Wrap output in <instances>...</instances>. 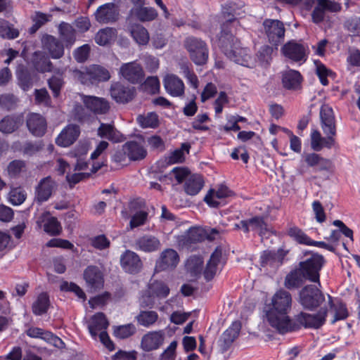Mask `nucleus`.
Returning <instances> with one entry per match:
<instances>
[{
	"instance_id": "nucleus-8",
	"label": "nucleus",
	"mask_w": 360,
	"mask_h": 360,
	"mask_svg": "<svg viewBox=\"0 0 360 360\" xmlns=\"http://www.w3.org/2000/svg\"><path fill=\"white\" fill-rule=\"evenodd\" d=\"M122 0H114L100 6L94 13L97 22L103 24L114 23L119 20L120 8L118 4Z\"/></svg>"
},
{
	"instance_id": "nucleus-45",
	"label": "nucleus",
	"mask_w": 360,
	"mask_h": 360,
	"mask_svg": "<svg viewBox=\"0 0 360 360\" xmlns=\"http://www.w3.org/2000/svg\"><path fill=\"white\" fill-rule=\"evenodd\" d=\"M248 224L250 231L257 232L261 237L264 236L268 231V224L262 215H255L248 219Z\"/></svg>"
},
{
	"instance_id": "nucleus-46",
	"label": "nucleus",
	"mask_w": 360,
	"mask_h": 360,
	"mask_svg": "<svg viewBox=\"0 0 360 360\" xmlns=\"http://www.w3.org/2000/svg\"><path fill=\"white\" fill-rule=\"evenodd\" d=\"M18 84L24 91H29L33 86L34 75L27 68L17 71Z\"/></svg>"
},
{
	"instance_id": "nucleus-59",
	"label": "nucleus",
	"mask_w": 360,
	"mask_h": 360,
	"mask_svg": "<svg viewBox=\"0 0 360 360\" xmlns=\"http://www.w3.org/2000/svg\"><path fill=\"white\" fill-rule=\"evenodd\" d=\"M91 51V46L88 44H84L82 46L75 49L72 53L75 60L79 63H84L89 57Z\"/></svg>"
},
{
	"instance_id": "nucleus-49",
	"label": "nucleus",
	"mask_w": 360,
	"mask_h": 360,
	"mask_svg": "<svg viewBox=\"0 0 360 360\" xmlns=\"http://www.w3.org/2000/svg\"><path fill=\"white\" fill-rule=\"evenodd\" d=\"M136 332V326L130 323L124 325L114 326L113 329V335L116 338L124 340L127 339L133 335H134Z\"/></svg>"
},
{
	"instance_id": "nucleus-9",
	"label": "nucleus",
	"mask_w": 360,
	"mask_h": 360,
	"mask_svg": "<svg viewBox=\"0 0 360 360\" xmlns=\"http://www.w3.org/2000/svg\"><path fill=\"white\" fill-rule=\"evenodd\" d=\"M79 78L83 84H94L109 80L110 74L105 68L101 65H91L86 68L85 72H80Z\"/></svg>"
},
{
	"instance_id": "nucleus-58",
	"label": "nucleus",
	"mask_w": 360,
	"mask_h": 360,
	"mask_svg": "<svg viewBox=\"0 0 360 360\" xmlns=\"http://www.w3.org/2000/svg\"><path fill=\"white\" fill-rule=\"evenodd\" d=\"M274 49H275L274 46L269 45H264L260 47L257 56L262 65H267L270 63Z\"/></svg>"
},
{
	"instance_id": "nucleus-62",
	"label": "nucleus",
	"mask_w": 360,
	"mask_h": 360,
	"mask_svg": "<svg viewBox=\"0 0 360 360\" xmlns=\"http://www.w3.org/2000/svg\"><path fill=\"white\" fill-rule=\"evenodd\" d=\"M143 88L150 94H156L160 91V83L156 76H150L143 83Z\"/></svg>"
},
{
	"instance_id": "nucleus-63",
	"label": "nucleus",
	"mask_w": 360,
	"mask_h": 360,
	"mask_svg": "<svg viewBox=\"0 0 360 360\" xmlns=\"http://www.w3.org/2000/svg\"><path fill=\"white\" fill-rule=\"evenodd\" d=\"M90 244L96 250H103L110 247V241L105 234H101L91 238Z\"/></svg>"
},
{
	"instance_id": "nucleus-36",
	"label": "nucleus",
	"mask_w": 360,
	"mask_h": 360,
	"mask_svg": "<svg viewBox=\"0 0 360 360\" xmlns=\"http://www.w3.org/2000/svg\"><path fill=\"white\" fill-rule=\"evenodd\" d=\"M127 150V157L130 162L143 160L147 156V150L144 146L136 141H128L124 144Z\"/></svg>"
},
{
	"instance_id": "nucleus-4",
	"label": "nucleus",
	"mask_w": 360,
	"mask_h": 360,
	"mask_svg": "<svg viewBox=\"0 0 360 360\" xmlns=\"http://www.w3.org/2000/svg\"><path fill=\"white\" fill-rule=\"evenodd\" d=\"M298 302L307 311H315L325 302V295L315 285L308 284L300 288Z\"/></svg>"
},
{
	"instance_id": "nucleus-20",
	"label": "nucleus",
	"mask_w": 360,
	"mask_h": 360,
	"mask_svg": "<svg viewBox=\"0 0 360 360\" xmlns=\"http://www.w3.org/2000/svg\"><path fill=\"white\" fill-rule=\"evenodd\" d=\"M134 246L136 250L151 253L161 249V242L155 236L147 233L137 238Z\"/></svg>"
},
{
	"instance_id": "nucleus-57",
	"label": "nucleus",
	"mask_w": 360,
	"mask_h": 360,
	"mask_svg": "<svg viewBox=\"0 0 360 360\" xmlns=\"http://www.w3.org/2000/svg\"><path fill=\"white\" fill-rule=\"evenodd\" d=\"M41 340H43L48 344H50L58 349H63L65 347V344L62 339L49 330H44Z\"/></svg>"
},
{
	"instance_id": "nucleus-19",
	"label": "nucleus",
	"mask_w": 360,
	"mask_h": 360,
	"mask_svg": "<svg viewBox=\"0 0 360 360\" xmlns=\"http://www.w3.org/2000/svg\"><path fill=\"white\" fill-rule=\"evenodd\" d=\"M83 277L87 287L91 289L97 290L103 287V274L97 266H88L84 271Z\"/></svg>"
},
{
	"instance_id": "nucleus-7",
	"label": "nucleus",
	"mask_w": 360,
	"mask_h": 360,
	"mask_svg": "<svg viewBox=\"0 0 360 360\" xmlns=\"http://www.w3.org/2000/svg\"><path fill=\"white\" fill-rule=\"evenodd\" d=\"M262 25L269 43L277 50L278 46L284 41L285 29L283 22L265 19Z\"/></svg>"
},
{
	"instance_id": "nucleus-17",
	"label": "nucleus",
	"mask_w": 360,
	"mask_h": 360,
	"mask_svg": "<svg viewBox=\"0 0 360 360\" xmlns=\"http://www.w3.org/2000/svg\"><path fill=\"white\" fill-rule=\"evenodd\" d=\"M26 126L35 137H42L46 132L47 122L44 117L36 112H30L26 118Z\"/></svg>"
},
{
	"instance_id": "nucleus-11",
	"label": "nucleus",
	"mask_w": 360,
	"mask_h": 360,
	"mask_svg": "<svg viewBox=\"0 0 360 360\" xmlns=\"http://www.w3.org/2000/svg\"><path fill=\"white\" fill-rule=\"evenodd\" d=\"M110 92L112 98L120 104L129 103L136 95V89L134 86L120 82L112 83L110 86Z\"/></svg>"
},
{
	"instance_id": "nucleus-40",
	"label": "nucleus",
	"mask_w": 360,
	"mask_h": 360,
	"mask_svg": "<svg viewBox=\"0 0 360 360\" xmlns=\"http://www.w3.org/2000/svg\"><path fill=\"white\" fill-rule=\"evenodd\" d=\"M128 30L134 40L139 45H146L150 39L146 28L139 23L129 24Z\"/></svg>"
},
{
	"instance_id": "nucleus-30",
	"label": "nucleus",
	"mask_w": 360,
	"mask_h": 360,
	"mask_svg": "<svg viewBox=\"0 0 360 360\" xmlns=\"http://www.w3.org/2000/svg\"><path fill=\"white\" fill-rule=\"evenodd\" d=\"M79 128L77 125H69L64 128L56 139L58 146L68 147L72 145L79 136Z\"/></svg>"
},
{
	"instance_id": "nucleus-5",
	"label": "nucleus",
	"mask_w": 360,
	"mask_h": 360,
	"mask_svg": "<svg viewBox=\"0 0 360 360\" xmlns=\"http://www.w3.org/2000/svg\"><path fill=\"white\" fill-rule=\"evenodd\" d=\"M184 47L191 60L197 65H205L209 58V49L206 42L200 38L190 36L184 40Z\"/></svg>"
},
{
	"instance_id": "nucleus-1",
	"label": "nucleus",
	"mask_w": 360,
	"mask_h": 360,
	"mask_svg": "<svg viewBox=\"0 0 360 360\" xmlns=\"http://www.w3.org/2000/svg\"><path fill=\"white\" fill-rule=\"evenodd\" d=\"M301 259L285 277L284 286L288 290H298L307 281L321 285L320 271L326 263L324 257L318 252L306 250Z\"/></svg>"
},
{
	"instance_id": "nucleus-6",
	"label": "nucleus",
	"mask_w": 360,
	"mask_h": 360,
	"mask_svg": "<svg viewBox=\"0 0 360 360\" xmlns=\"http://www.w3.org/2000/svg\"><path fill=\"white\" fill-rule=\"evenodd\" d=\"M307 312L300 311L293 316H285L284 319L275 328L280 335L298 332L302 328L307 329Z\"/></svg>"
},
{
	"instance_id": "nucleus-37",
	"label": "nucleus",
	"mask_w": 360,
	"mask_h": 360,
	"mask_svg": "<svg viewBox=\"0 0 360 360\" xmlns=\"http://www.w3.org/2000/svg\"><path fill=\"white\" fill-rule=\"evenodd\" d=\"M205 184L203 177L200 174H193L186 179L184 189L189 195H196L203 188Z\"/></svg>"
},
{
	"instance_id": "nucleus-18",
	"label": "nucleus",
	"mask_w": 360,
	"mask_h": 360,
	"mask_svg": "<svg viewBox=\"0 0 360 360\" xmlns=\"http://www.w3.org/2000/svg\"><path fill=\"white\" fill-rule=\"evenodd\" d=\"M281 53L285 58L294 62H304L307 60L304 46L295 40L285 43L281 48Z\"/></svg>"
},
{
	"instance_id": "nucleus-13",
	"label": "nucleus",
	"mask_w": 360,
	"mask_h": 360,
	"mask_svg": "<svg viewBox=\"0 0 360 360\" xmlns=\"http://www.w3.org/2000/svg\"><path fill=\"white\" fill-rule=\"evenodd\" d=\"M120 72L126 80L133 84L142 83L145 77L143 68L136 62L122 64Z\"/></svg>"
},
{
	"instance_id": "nucleus-16",
	"label": "nucleus",
	"mask_w": 360,
	"mask_h": 360,
	"mask_svg": "<svg viewBox=\"0 0 360 360\" xmlns=\"http://www.w3.org/2000/svg\"><path fill=\"white\" fill-rule=\"evenodd\" d=\"M24 122L22 112L6 115L0 120V132L4 135L11 134L18 131Z\"/></svg>"
},
{
	"instance_id": "nucleus-27",
	"label": "nucleus",
	"mask_w": 360,
	"mask_h": 360,
	"mask_svg": "<svg viewBox=\"0 0 360 360\" xmlns=\"http://www.w3.org/2000/svg\"><path fill=\"white\" fill-rule=\"evenodd\" d=\"M163 84L166 92L173 97H179L184 94V84L175 75H166L163 79Z\"/></svg>"
},
{
	"instance_id": "nucleus-60",
	"label": "nucleus",
	"mask_w": 360,
	"mask_h": 360,
	"mask_svg": "<svg viewBox=\"0 0 360 360\" xmlns=\"http://www.w3.org/2000/svg\"><path fill=\"white\" fill-rule=\"evenodd\" d=\"M274 250H266L261 252L259 257V264L262 267L269 266L274 267L278 264L275 257Z\"/></svg>"
},
{
	"instance_id": "nucleus-55",
	"label": "nucleus",
	"mask_w": 360,
	"mask_h": 360,
	"mask_svg": "<svg viewBox=\"0 0 360 360\" xmlns=\"http://www.w3.org/2000/svg\"><path fill=\"white\" fill-rule=\"evenodd\" d=\"M18 98L13 94H2L0 95V108L6 111L14 110Z\"/></svg>"
},
{
	"instance_id": "nucleus-3",
	"label": "nucleus",
	"mask_w": 360,
	"mask_h": 360,
	"mask_svg": "<svg viewBox=\"0 0 360 360\" xmlns=\"http://www.w3.org/2000/svg\"><path fill=\"white\" fill-rule=\"evenodd\" d=\"M292 295L284 289L277 290L271 298V303L265 309L266 319L275 329L284 319L292 307Z\"/></svg>"
},
{
	"instance_id": "nucleus-61",
	"label": "nucleus",
	"mask_w": 360,
	"mask_h": 360,
	"mask_svg": "<svg viewBox=\"0 0 360 360\" xmlns=\"http://www.w3.org/2000/svg\"><path fill=\"white\" fill-rule=\"evenodd\" d=\"M148 217V213L146 211L139 210L136 212V213L131 216L129 221L130 229L132 230L135 228L143 226L146 223Z\"/></svg>"
},
{
	"instance_id": "nucleus-12",
	"label": "nucleus",
	"mask_w": 360,
	"mask_h": 360,
	"mask_svg": "<svg viewBox=\"0 0 360 360\" xmlns=\"http://www.w3.org/2000/svg\"><path fill=\"white\" fill-rule=\"evenodd\" d=\"M41 41L44 50L49 53V56L53 59H60L64 56L65 46L55 36L44 34Z\"/></svg>"
},
{
	"instance_id": "nucleus-28",
	"label": "nucleus",
	"mask_w": 360,
	"mask_h": 360,
	"mask_svg": "<svg viewBox=\"0 0 360 360\" xmlns=\"http://www.w3.org/2000/svg\"><path fill=\"white\" fill-rule=\"evenodd\" d=\"M179 261L177 252L169 248L164 250L159 260L156 262L155 270L158 271H165L169 268H174Z\"/></svg>"
},
{
	"instance_id": "nucleus-64",
	"label": "nucleus",
	"mask_w": 360,
	"mask_h": 360,
	"mask_svg": "<svg viewBox=\"0 0 360 360\" xmlns=\"http://www.w3.org/2000/svg\"><path fill=\"white\" fill-rule=\"evenodd\" d=\"M44 144L42 141H26L22 147L24 154L32 156L42 150Z\"/></svg>"
},
{
	"instance_id": "nucleus-56",
	"label": "nucleus",
	"mask_w": 360,
	"mask_h": 360,
	"mask_svg": "<svg viewBox=\"0 0 360 360\" xmlns=\"http://www.w3.org/2000/svg\"><path fill=\"white\" fill-rule=\"evenodd\" d=\"M288 235L300 244L309 245L311 238L297 226L290 228L288 231Z\"/></svg>"
},
{
	"instance_id": "nucleus-53",
	"label": "nucleus",
	"mask_w": 360,
	"mask_h": 360,
	"mask_svg": "<svg viewBox=\"0 0 360 360\" xmlns=\"http://www.w3.org/2000/svg\"><path fill=\"white\" fill-rule=\"evenodd\" d=\"M51 15L46 14L40 11H37L35 15L32 17L33 25L30 27L29 32L34 34L37 31L47 22L50 21Z\"/></svg>"
},
{
	"instance_id": "nucleus-39",
	"label": "nucleus",
	"mask_w": 360,
	"mask_h": 360,
	"mask_svg": "<svg viewBox=\"0 0 360 360\" xmlns=\"http://www.w3.org/2000/svg\"><path fill=\"white\" fill-rule=\"evenodd\" d=\"M206 239L212 241L214 240V238L210 236H207V232L203 229L192 227L189 229L184 238V243L186 245L196 244L198 243H201Z\"/></svg>"
},
{
	"instance_id": "nucleus-29",
	"label": "nucleus",
	"mask_w": 360,
	"mask_h": 360,
	"mask_svg": "<svg viewBox=\"0 0 360 360\" xmlns=\"http://www.w3.org/2000/svg\"><path fill=\"white\" fill-rule=\"evenodd\" d=\"M58 39L65 46L66 49L70 50L77 39L76 30L70 24L61 22L58 26Z\"/></svg>"
},
{
	"instance_id": "nucleus-51",
	"label": "nucleus",
	"mask_w": 360,
	"mask_h": 360,
	"mask_svg": "<svg viewBox=\"0 0 360 360\" xmlns=\"http://www.w3.org/2000/svg\"><path fill=\"white\" fill-rule=\"evenodd\" d=\"M60 290L62 292H71L79 299L85 301L86 296L84 290L75 283L63 281L60 285Z\"/></svg>"
},
{
	"instance_id": "nucleus-25",
	"label": "nucleus",
	"mask_w": 360,
	"mask_h": 360,
	"mask_svg": "<svg viewBox=\"0 0 360 360\" xmlns=\"http://www.w3.org/2000/svg\"><path fill=\"white\" fill-rule=\"evenodd\" d=\"M164 342V333L162 330L150 331L143 335L141 348L144 352L158 349Z\"/></svg>"
},
{
	"instance_id": "nucleus-54",
	"label": "nucleus",
	"mask_w": 360,
	"mask_h": 360,
	"mask_svg": "<svg viewBox=\"0 0 360 360\" xmlns=\"http://www.w3.org/2000/svg\"><path fill=\"white\" fill-rule=\"evenodd\" d=\"M238 8V5L233 1H227L222 5L221 12L227 22H232L236 19Z\"/></svg>"
},
{
	"instance_id": "nucleus-48",
	"label": "nucleus",
	"mask_w": 360,
	"mask_h": 360,
	"mask_svg": "<svg viewBox=\"0 0 360 360\" xmlns=\"http://www.w3.org/2000/svg\"><path fill=\"white\" fill-rule=\"evenodd\" d=\"M158 314L155 311L141 310L136 316V319L140 326L149 328L158 320Z\"/></svg>"
},
{
	"instance_id": "nucleus-50",
	"label": "nucleus",
	"mask_w": 360,
	"mask_h": 360,
	"mask_svg": "<svg viewBox=\"0 0 360 360\" xmlns=\"http://www.w3.org/2000/svg\"><path fill=\"white\" fill-rule=\"evenodd\" d=\"M137 121L142 128L155 129L159 126V117L155 112H148L146 115H139Z\"/></svg>"
},
{
	"instance_id": "nucleus-44",
	"label": "nucleus",
	"mask_w": 360,
	"mask_h": 360,
	"mask_svg": "<svg viewBox=\"0 0 360 360\" xmlns=\"http://www.w3.org/2000/svg\"><path fill=\"white\" fill-rule=\"evenodd\" d=\"M202 266L203 259L200 255H193L186 260V269L192 276H200L202 274Z\"/></svg>"
},
{
	"instance_id": "nucleus-33",
	"label": "nucleus",
	"mask_w": 360,
	"mask_h": 360,
	"mask_svg": "<svg viewBox=\"0 0 360 360\" xmlns=\"http://www.w3.org/2000/svg\"><path fill=\"white\" fill-rule=\"evenodd\" d=\"M31 63L33 68L41 73L51 72L53 69V64L49 59V56L41 51L34 52Z\"/></svg>"
},
{
	"instance_id": "nucleus-43",
	"label": "nucleus",
	"mask_w": 360,
	"mask_h": 360,
	"mask_svg": "<svg viewBox=\"0 0 360 360\" xmlns=\"http://www.w3.org/2000/svg\"><path fill=\"white\" fill-rule=\"evenodd\" d=\"M117 35V30L112 27L101 29L95 36V41L99 46L110 44Z\"/></svg>"
},
{
	"instance_id": "nucleus-41",
	"label": "nucleus",
	"mask_w": 360,
	"mask_h": 360,
	"mask_svg": "<svg viewBox=\"0 0 360 360\" xmlns=\"http://www.w3.org/2000/svg\"><path fill=\"white\" fill-rule=\"evenodd\" d=\"M328 296V304L331 309L335 310V315L333 319L331 321V323L334 324L338 321L345 320L349 316V312L347 308V305L342 300H338L336 304L333 301V297L330 295Z\"/></svg>"
},
{
	"instance_id": "nucleus-52",
	"label": "nucleus",
	"mask_w": 360,
	"mask_h": 360,
	"mask_svg": "<svg viewBox=\"0 0 360 360\" xmlns=\"http://www.w3.org/2000/svg\"><path fill=\"white\" fill-rule=\"evenodd\" d=\"M152 294L159 298H165L169 294V287L161 281H154L149 284Z\"/></svg>"
},
{
	"instance_id": "nucleus-14",
	"label": "nucleus",
	"mask_w": 360,
	"mask_h": 360,
	"mask_svg": "<svg viewBox=\"0 0 360 360\" xmlns=\"http://www.w3.org/2000/svg\"><path fill=\"white\" fill-rule=\"evenodd\" d=\"M241 328V322L237 320L233 321L230 326L223 332L218 341L219 347L222 353L230 349L233 342L238 337Z\"/></svg>"
},
{
	"instance_id": "nucleus-24",
	"label": "nucleus",
	"mask_w": 360,
	"mask_h": 360,
	"mask_svg": "<svg viewBox=\"0 0 360 360\" xmlns=\"http://www.w3.org/2000/svg\"><path fill=\"white\" fill-rule=\"evenodd\" d=\"M129 17L133 18L141 22H148L155 20L158 17V12L153 7L139 5L130 9Z\"/></svg>"
},
{
	"instance_id": "nucleus-26",
	"label": "nucleus",
	"mask_w": 360,
	"mask_h": 360,
	"mask_svg": "<svg viewBox=\"0 0 360 360\" xmlns=\"http://www.w3.org/2000/svg\"><path fill=\"white\" fill-rule=\"evenodd\" d=\"M303 77L298 70L289 69L282 72L283 87L289 91H297L302 88Z\"/></svg>"
},
{
	"instance_id": "nucleus-31",
	"label": "nucleus",
	"mask_w": 360,
	"mask_h": 360,
	"mask_svg": "<svg viewBox=\"0 0 360 360\" xmlns=\"http://www.w3.org/2000/svg\"><path fill=\"white\" fill-rule=\"evenodd\" d=\"M53 186L51 182V176L41 179L36 187L34 200L39 205L47 201L52 195Z\"/></svg>"
},
{
	"instance_id": "nucleus-22",
	"label": "nucleus",
	"mask_w": 360,
	"mask_h": 360,
	"mask_svg": "<svg viewBox=\"0 0 360 360\" xmlns=\"http://www.w3.org/2000/svg\"><path fill=\"white\" fill-rule=\"evenodd\" d=\"M82 101L84 106L95 115H105L110 108L109 101L104 98L84 96Z\"/></svg>"
},
{
	"instance_id": "nucleus-47",
	"label": "nucleus",
	"mask_w": 360,
	"mask_h": 360,
	"mask_svg": "<svg viewBox=\"0 0 360 360\" xmlns=\"http://www.w3.org/2000/svg\"><path fill=\"white\" fill-rule=\"evenodd\" d=\"M220 253H217L216 252L212 253L203 271V276L207 281H210L214 277L217 265L220 261Z\"/></svg>"
},
{
	"instance_id": "nucleus-32",
	"label": "nucleus",
	"mask_w": 360,
	"mask_h": 360,
	"mask_svg": "<svg viewBox=\"0 0 360 360\" xmlns=\"http://www.w3.org/2000/svg\"><path fill=\"white\" fill-rule=\"evenodd\" d=\"M109 326V322L103 312H96L91 317V322L88 324L89 333L94 340L98 338V331L105 330Z\"/></svg>"
},
{
	"instance_id": "nucleus-42",
	"label": "nucleus",
	"mask_w": 360,
	"mask_h": 360,
	"mask_svg": "<svg viewBox=\"0 0 360 360\" xmlns=\"http://www.w3.org/2000/svg\"><path fill=\"white\" fill-rule=\"evenodd\" d=\"M307 329H319L326 323L327 317V309L321 308L315 314L307 313Z\"/></svg>"
},
{
	"instance_id": "nucleus-10",
	"label": "nucleus",
	"mask_w": 360,
	"mask_h": 360,
	"mask_svg": "<svg viewBox=\"0 0 360 360\" xmlns=\"http://www.w3.org/2000/svg\"><path fill=\"white\" fill-rule=\"evenodd\" d=\"M234 195L226 186L221 185L217 190L210 188L203 201L211 208H219L226 205L225 198Z\"/></svg>"
},
{
	"instance_id": "nucleus-15",
	"label": "nucleus",
	"mask_w": 360,
	"mask_h": 360,
	"mask_svg": "<svg viewBox=\"0 0 360 360\" xmlns=\"http://www.w3.org/2000/svg\"><path fill=\"white\" fill-rule=\"evenodd\" d=\"M120 264L123 270L130 274L139 273L143 267L139 255L131 250H125L120 256Z\"/></svg>"
},
{
	"instance_id": "nucleus-35",
	"label": "nucleus",
	"mask_w": 360,
	"mask_h": 360,
	"mask_svg": "<svg viewBox=\"0 0 360 360\" xmlns=\"http://www.w3.org/2000/svg\"><path fill=\"white\" fill-rule=\"evenodd\" d=\"M37 222L44 223V231L49 236H58L62 231L60 223L59 222L56 217H51L49 212H44L39 218Z\"/></svg>"
},
{
	"instance_id": "nucleus-21",
	"label": "nucleus",
	"mask_w": 360,
	"mask_h": 360,
	"mask_svg": "<svg viewBox=\"0 0 360 360\" xmlns=\"http://www.w3.org/2000/svg\"><path fill=\"white\" fill-rule=\"evenodd\" d=\"M226 57L231 61L244 67L252 68L255 65V59L248 48L242 47L241 44Z\"/></svg>"
},
{
	"instance_id": "nucleus-34",
	"label": "nucleus",
	"mask_w": 360,
	"mask_h": 360,
	"mask_svg": "<svg viewBox=\"0 0 360 360\" xmlns=\"http://www.w3.org/2000/svg\"><path fill=\"white\" fill-rule=\"evenodd\" d=\"M97 132L101 139H108L112 143H121L126 139L112 124L101 123Z\"/></svg>"
},
{
	"instance_id": "nucleus-38",
	"label": "nucleus",
	"mask_w": 360,
	"mask_h": 360,
	"mask_svg": "<svg viewBox=\"0 0 360 360\" xmlns=\"http://www.w3.org/2000/svg\"><path fill=\"white\" fill-rule=\"evenodd\" d=\"M51 306L49 295L46 292L39 293L32 304V311L35 316H43L48 312Z\"/></svg>"
},
{
	"instance_id": "nucleus-2",
	"label": "nucleus",
	"mask_w": 360,
	"mask_h": 360,
	"mask_svg": "<svg viewBox=\"0 0 360 360\" xmlns=\"http://www.w3.org/2000/svg\"><path fill=\"white\" fill-rule=\"evenodd\" d=\"M319 117L320 125L325 136L318 129H311L310 145L315 152H320L324 148L331 149L336 145L337 126L333 108L328 104H323L320 108Z\"/></svg>"
},
{
	"instance_id": "nucleus-23",
	"label": "nucleus",
	"mask_w": 360,
	"mask_h": 360,
	"mask_svg": "<svg viewBox=\"0 0 360 360\" xmlns=\"http://www.w3.org/2000/svg\"><path fill=\"white\" fill-rule=\"evenodd\" d=\"M240 44V40L236 38L230 31L222 28L217 39V46L227 56Z\"/></svg>"
}]
</instances>
